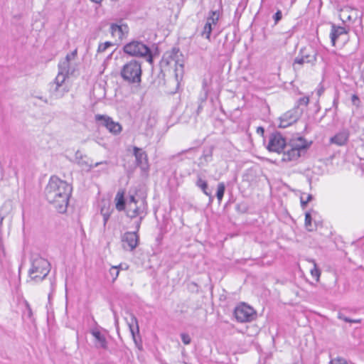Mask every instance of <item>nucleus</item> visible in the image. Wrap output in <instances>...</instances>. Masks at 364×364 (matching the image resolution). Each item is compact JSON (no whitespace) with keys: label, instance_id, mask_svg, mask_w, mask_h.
<instances>
[{"label":"nucleus","instance_id":"f257e3e1","mask_svg":"<svg viewBox=\"0 0 364 364\" xmlns=\"http://www.w3.org/2000/svg\"><path fill=\"white\" fill-rule=\"evenodd\" d=\"M73 191L71 184L56 176H52L45 188L47 201L60 213L66 212Z\"/></svg>","mask_w":364,"mask_h":364},{"label":"nucleus","instance_id":"f03ea898","mask_svg":"<svg viewBox=\"0 0 364 364\" xmlns=\"http://www.w3.org/2000/svg\"><path fill=\"white\" fill-rule=\"evenodd\" d=\"M148 214V205L144 198L130 195L127 199L126 215L131 219L136 218L134 226L139 231L142 220Z\"/></svg>","mask_w":364,"mask_h":364},{"label":"nucleus","instance_id":"7ed1b4c3","mask_svg":"<svg viewBox=\"0 0 364 364\" xmlns=\"http://www.w3.org/2000/svg\"><path fill=\"white\" fill-rule=\"evenodd\" d=\"M141 63L132 59L126 63L120 70L123 80L128 84L139 85L141 82Z\"/></svg>","mask_w":364,"mask_h":364},{"label":"nucleus","instance_id":"20e7f679","mask_svg":"<svg viewBox=\"0 0 364 364\" xmlns=\"http://www.w3.org/2000/svg\"><path fill=\"white\" fill-rule=\"evenodd\" d=\"M311 144V142L309 143L303 137H298L296 139L291 140L287 146V147L289 146V149L284 151L282 160L290 161L298 159L306 154Z\"/></svg>","mask_w":364,"mask_h":364},{"label":"nucleus","instance_id":"39448f33","mask_svg":"<svg viewBox=\"0 0 364 364\" xmlns=\"http://www.w3.org/2000/svg\"><path fill=\"white\" fill-rule=\"evenodd\" d=\"M50 272V263L41 257H36L32 259L31 267L28 271L32 280L41 281Z\"/></svg>","mask_w":364,"mask_h":364},{"label":"nucleus","instance_id":"423d86ee","mask_svg":"<svg viewBox=\"0 0 364 364\" xmlns=\"http://www.w3.org/2000/svg\"><path fill=\"white\" fill-rule=\"evenodd\" d=\"M123 51L130 56L147 57V60L152 63L153 56L149 46L139 41H132L123 47Z\"/></svg>","mask_w":364,"mask_h":364},{"label":"nucleus","instance_id":"0eeeda50","mask_svg":"<svg viewBox=\"0 0 364 364\" xmlns=\"http://www.w3.org/2000/svg\"><path fill=\"white\" fill-rule=\"evenodd\" d=\"M183 55L180 52L179 48H173L171 50L166 51L161 60V63L165 65H170L175 67V73L176 80L178 81V72H181V74L183 73Z\"/></svg>","mask_w":364,"mask_h":364},{"label":"nucleus","instance_id":"6e6552de","mask_svg":"<svg viewBox=\"0 0 364 364\" xmlns=\"http://www.w3.org/2000/svg\"><path fill=\"white\" fill-rule=\"evenodd\" d=\"M95 122L98 127H105L110 133L118 134L122 131V126L119 123L114 122L112 117L106 114H95Z\"/></svg>","mask_w":364,"mask_h":364},{"label":"nucleus","instance_id":"1a4fd4ad","mask_svg":"<svg viewBox=\"0 0 364 364\" xmlns=\"http://www.w3.org/2000/svg\"><path fill=\"white\" fill-rule=\"evenodd\" d=\"M234 315L238 322H250L255 319L256 313L248 305L242 304L235 309Z\"/></svg>","mask_w":364,"mask_h":364},{"label":"nucleus","instance_id":"9d476101","mask_svg":"<svg viewBox=\"0 0 364 364\" xmlns=\"http://www.w3.org/2000/svg\"><path fill=\"white\" fill-rule=\"evenodd\" d=\"M302 110L299 111L297 107H294L285 112L279 117V128H286L296 122L301 117Z\"/></svg>","mask_w":364,"mask_h":364},{"label":"nucleus","instance_id":"9b49d317","mask_svg":"<svg viewBox=\"0 0 364 364\" xmlns=\"http://www.w3.org/2000/svg\"><path fill=\"white\" fill-rule=\"evenodd\" d=\"M287 147L286 140L280 133L273 134L269 136L267 146L269 151L280 153Z\"/></svg>","mask_w":364,"mask_h":364},{"label":"nucleus","instance_id":"f8f14e48","mask_svg":"<svg viewBox=\"0 0 364 364\" xmlns=\"http://www.w3.org/2000/svg\"><path fill=\"white\" fill-rule=\"evenodd\" d=\"M138 232L135 228L133 232H126L122 236V242L123 247L127 249L129 251H133L138 246L139 242V236Z\"/></svg>","mask_w":364,"mask_h":364},{"label":"nucleus","instance_id":"ddd939ff","mask_svg":"<svg viewBox=\"0 0 364 364\" xmlns=\"http://www.w3.org/2000/svg\"><path fill=\"white\" fill-rule=\"evenodd\" d=\"M348 30L345 27L332 24L330 33V38L333 46H336V41L341 37L345 36L344 41L347 38Z\"/></svg>","mask_w":364,"mask_h":364},{"label":"nucleus","instance_id":"4468645a","mask_svg":"<svg viewBox=\"0 0 364 364\" xmlns=\"http://www.w3.org/2000/svg\"><path fill=\"white\" fill-rule=\"evenodd\" d=\"M133 154L135 156L136 165L143 170L146 169L148 167V159L146 152L142 149L134 146Z\"/></svg>","mask_w":364,"mask_h":364},{"label":"nucleus","instance_id":"2eb2a0df","mask_svg":"<svg viewBox=\"0 0 364 364\" xmlns=\"http://www.w3.org/2000/svg\"><path fill=\"white\" fill-rule=\"evenodd\" d=\"M95 338V346L96 348L107 350L108 348V342L105 334L102 333L97 328L92 329L90 331Z\"/></svg>","mask_w":364,"mask_h":364},{"label":"nucleus","instance_id":"dca6fc26","mask_svg":"<svg viewBox=\"0 0 364 364\" xmlns=\"http://www.w3.org/2000/svg\"><path fill=\"white\" fill-rule=\"evenodd\" d=\"M129 32V28L126 24L118 25L112 23L110 25V33L113 37H117L122 40Z\"/></svg>","mask_w":364,"mask_h":364},{"label":"nucleus","instance_id":"f3484780","mask_svg":"<svg viewBox=\"0 0 364 364\" xmlns=\"http://www.w3.org/2000/svg\"><path fill=\"white\" fill-rule=\"evenodd\" d=\"M348 138L349 132L347 129H343L330 139V143L338 146H343L348 141Z\"/></svg>","mask_w":364,"mask_h":364},{"label":"nucleus","instance_id":"a211bd4d","mask_svg":"<svg viewBox=\"0 0 364 364\" xmlns=\"http://www.w3.org/2000/svg\"><path fill=\"white\" fill-rule=\"evenodd\" d=\"M196 186L200 188L205 195L209 197L210 202L213 200L214 196L212 194V191L209 188L207 181L203 180L201 175L199 173L197 175Z\"/></svg>","mask_w":364,"mask_h":364},{"label":"nucleus","instance_id":"6ab92c4d","mask_svg":"<svg viewBox=\"0 0 364 364\" xmlns=\"http://www.w3.org/2000/svg\"><path fill=\"white\" fill-rule=\"evenodd\" d=\"M68 92V86H50L49 88L50 97L55 99L62 98Z\"/></svg>","mask_w":364,"mask_h":364},{"label":"nucleus","instance_id":"aec40b11","mask_svg":"<svg viewBox=\"0 0 364 364\" xmlns=\"http://www.w3.org/2000/svg\"><path fill=\"white\" fill-rule=\"evenodd\" d=\"M115 205L118 211L126 210L127 208V200L124 198V191L119 190L115 196Z\"/></svg>","mask_w":364,"mask_h":364},{"label":"nucleus","instance_id":"412c9836","mask_svg":"<svg viewBox=\"0 0 364 364\" xmlns=\"http://www.w3.org/2000/svg\"><path fill=\"white\" fill-rule=\"evenodd\" d=\"M299 55L306 60V63H314L316 60V52L312 48L301 49Z\"/></svg>","mask_w":364,"mask_h":364},{"label":"nucleus","instance_id":"4be33fe9","mask_svg":"<svg viewBox=\"0 0 364 364\" xmlns=\"http://www.w3.org/2000/svg\"><path fill=\"white\" fill-rule=\"evenodd\" d=\"M213 147H208L203 150L202 156L199 159V166H205L212 161Z\"/></svg>","mask_w":364,"mask_h":364},{"label":"nucleus","instance_id":"5701e85b","mask_svg":"<svg viewBox=\"0 0 364 364\" xmlns=\"http://www.w3.org/2000/svg\"><path fill=\"white\" fill-rule=\"evenodd\" d=\"M70 72V55H66L64 60L58 64V73L68 76Z\"/></svg>","mask_w":364,"mask_h":364},{"label":"nucleus","instance_id":"b1692460","mask_svg":"<svg viewBox=\"0 0 364 364\" xmlns=\"http://www.w3.org/2000/svg\"><path fill=\"white\" fill-rule=\"evenodd\" d=\"M221 15H222V13L220 12V11L219 9L215 10V11H210L208 13V16L207 17L206 22H210V23L212 26L215 27L219 22Z\"/></svg>","mask_w":364,"mask_h":364},{"label":"nucleus","instance_id":"393cba45","mask_svg":"<svg viewBox=\"0 0 364 364\" xmlns=\"http://www.w3.org/2000/svg\"><path fill=\"white\" fill-rule=\"evenodd\" d=\"M130 333L132 335L139 334L138 320L134 314H130V320L127 321Z\"/></svg>","mask_w":364,"mask_h":364},{"label":"nucleus","instance_id":"a878e982","mask_svg":"<svg viewBox=\"0 0 364 364\" xmlns=\"http://www.w3.org/2000/svg\"><path fill=\"white\" fill-rule=\"evenodd\" d=\"M234 46L232 41H228V34L225 35V40L222 44V48L220 49V53L222 55H226L233 50Z\"/></svg>","mask_w":364,"mask_h":364},{"label":"nucleus","instance_id":"bb28decb","mask_svg":"<svg viewBox=\"0 0 364 364\" xmlns=\"http://www.w3.org/2000/svg\"><path fill=\"white\" fill-rule=\"evenodd\" d=\"M214 28L215 27L212 26L210 22H205L203 31H201V36L210 41V36Z\"/></svg>","mask_w":364,"mask_h":364},{"label":"nucleus","instance_id":"cd10ccee","mask_svg":"<svg viewBox=\"0 0 364 364\" xmlns=\"http://www.w3.org/2000/svg\"><path fill=\"white\" fill-rule=\"evenodd\" d=\"M67 77L68 76L66 75L58 73L54 81L50 82L49 86H68L65 82Z\"/></svg>","mask_w":364,"mask_h":364},{"label":"nucleus","instance_id":"c85d7f7f","mask_svg":"<svg viewBox=\"0 0 364 364\" xmlns=\"http://www.w3.org/2000/svg\"><path fill=\"white\" fill-rule=\"evenodd\" d=\"M309 261L313 264V267L310 269L311 274L314 278L316 279V282H318L321 276V270L318 267V265L314 259H309Z\"/></svg>","mask_w":364,"mask_h":364},{"label":"nucleus","instance_id":"c756f323","mask_svg":"<svg viewBox=\"0 0 364 364\" xmlns=\"http://www.w3.org/2000/svg\"><path fill=\"white\" fill-rule=\"evenodd\" d=\"M112 210H110L109 206L103 205L100 210V214L103 217V225L105 227L107 221L109 220Z\"/></svg>","mask_w":364,"mask_h":364},{"label":"nucleus","instance_id":"7c9ffc66","mask_svg":"<svg viewBox=\"0 0 364 364\" xmlns=\"http://www.w3.org/2000/svg\"><path fill=\"white\" fill-rule=\"evenodd\" d=\"M225 191V185L223 182L219 183L217 187L216 197L218 202L220 203L223 200Z\"/></svg>","mask_w":364,"mask_h":364},{"label":"nucleus","instance_id":"2f4dec72","mask_svg":"<svg viewBox=\"0 0 364 364\" xmlns=\"http://www.w3.org/2000/svg\"><path fill=\"white\" fill-rule=\"evenodd\" d=\"M312 218L311 213L306 212L305 214V227L308 231H313L314 228L312 225Z\"/></svg>","mask_w":364,"mask_h":364},{"label":"nucleus","instance_id":"473e14b6","mask_svg":"<svg viewBox=\"0 0 364 364\" xmlns=\"http://www.w3.org/2000/svg\"><path fill=\"white\" fill-rule=\"evenodd\" d=\"M338 318L341 320L344 321L345 322L351 323H360L362 321V319H360V318L359 319H351V318L346 316L342 313H338Z\"/></svg>","mask_w":364,"mask_h":364},{"label":"nucleus","instance_id":"72a5a7b5","mask_svg":"<svg viewBox=\"0 0 364 364\" xmlns=\"http://www.w3.org/2000/svg\"><path fill=\"white\" fill-rule=\"evenodd\" d=\"M119 267H112L109 269V274L112 278V282H114L119 276Z\"/></svg>","mask_w":364,"mask_h":364},{"label":"nucleus","instance_id":"f704fd0d","mask_svg":"<svg viewBox=\"0 0 364 364\" xmlns=\"http://www.w3.org/2000/svg\"><path fill=\"white\" fill-rule=\"evenodd\" d=\"M313 199V196L311 194H309L306 197V199H304V198L303 196H301L300 198V201H301V206L303 209H304L307 204L311 201Z\"/></svg>","mask_w":364,"mask_h":364},{"label":"nucleus","instance_id":"c9c22d12","mask_svg":"<svg viewBox=\"0 0 364 364\" xmlns=\"http://www.w3.org/2000/svg\"><path fill=\"white\" fill-rule=\"evenodd\" d=\"M112 46V43L109 41H107L104 43H100L98 46L97 52L98 53L105 52L107 49V48H109Z\"/></svg>","mask_w":364,"mask_h":364},{"label":"nucleus","instance_id":"e433bc0d","mask_svg":"<svg viewBox=\"0 0 364 364\" xmlns=\"http://www.w3.org/2000/svg\"><path fill=\"white\" fill-rule=\"evenodd\" d=\"M309 102V99L308 97H303L298 100L297 105L295 107H297L299 109V107L300 105L306 106Z\"/></svg>","mask_w":364,"mask_h":364},{"label":"nucleus","instance_id":"4c0bfd02","mask_svg":"<svg viewBox=\"0 0 364 364\" xmlns=\"http://www.w3.org/2000/svg\"><path fill=\"white\" fill-rule=\"evenodd\" d=\"M181 338L182 342L185 345H188L191 342V338L190 336L188 333H181Z\"/></svg>","mask_w":364,"mask_h":364},{"label":"nucleus","instance_id":"58836bf2","mask_svg":"<svg viewBox=\"0 0 364 364\" xmlns=\"http://www.w3.org/2000/svg\"><path fill=\"white\" fill-rule=\"evenodd\" d=\"M132 338H133V340H134L135 344L139 348V349H141V338L139 334V335H137V334L132 335Z\"/></svg>","mask_w":364,"mask_h":364},{"label":"nucleus","instance_id":"ea45409f","mask_svg":"<svg viewBox=\"0 0 364 364\" xmlns=\"http://www.w3.org/2000/svg\"><path fill=\"white\" fill-rule=\"evenodd\" d=\"M304 63H306V60L299 55L297 57H296L294 60V66H295L296 65H302ZM294 69H296V67H294Z\"/></svg>","mask_w":364,"mask_h":364},{"label":"nucleus","instance_id":"a19ab883","mask_svg":"<svg viewBox=\"0 0 364 364\" xmlns=\"http://www.w3.org/2000/svg\"><path fill=\"white\" fill-rule=\"evenodd\" d=\"M25 304H26V309L25 314L27 315L28 318L32 319V318H33V311H32L31 307L30 304L27 301L25 302Z\"/></svg>","mask_w":364,"mask_h":364},{"label":"nucleus","instance_id":"79ce46f5","mask_svg":"<svg viewBox=\"0 0 364 364\" xmlns=\"http://www.w3.org/2000/svg\"><path fill=\"white\" fill-rule=\"evenodd\" d=\"M351 102H352L353 105L357 107H360V100L358 97V96L355 94H354L351 96Z\"/></svg>","mask_w":364,"mask_h":364},{"label":"nucleus","instance_id":"37998d69","mask_svg":"<svg viewBox=\"0 0 364 364\" xmlns=\"http://www.w3.org/2000/svg\"><path fill=\"white\" fill-rule=\"evenodd\" d=\"M282 13L280 10H278L275 14L273 16V19L274 21V24H277L278 22L282 19Z\"/></svg>","mask_w":364,"mask_h":364},{"label":"nucleus","instance_id":"c03bdc74","mask_svg":"<svg viewBox=\"0 0 364 364\" xmlns=\"http://www.w3.org/2000/svg\"><path fill=\"white\" fill-rule=\"evenodd\" d=\"M236 210L238 212L245 213L247 211V207L245 204L239 203L236 205Z\"/></svg>","mask_w":364,"mask_h":364},{"label":"nucleus","instance_id":"a18cd8bd","mask_svg":"<svg viewBox=\"0 0 364 364\" xmlns=\"http://www.w3.org/2000/svg\"><path fill=\"white\" fill-rule=\"evenodd\" d=\"M158 77H159L160 80H162V82H161V81L159 82V85H160V84H162L163 85H165V79H164V77H165V74H164V73L163 71H161V72H160V73H159V75H158Z\"/></svg>","mask_w":364,"mask_h":364},{"label":"nucleus","instance_id":"49530a36","mask_svg":"<svg viewBox=\"0 0 364 364\" xmlns=\"http://www.w3.org/2000/svg\"><path fill=\"white\" fill-rule=\"evenodd\" d=\"M203 87H205V83H203ZM203 89H204V95H203V97H200V100L202 102L205 101L207 99V97H208V90H205V87H203Z\"/></svg>","mask_w":364,"mask_h":364},{"label":"nucleus","instance_id":"de8ad7c7","mask_svg":"<svg viewBox=\"0 0 364 364\" xmlns=\"http://www.w3.org/2000/svg\"><path fill=\"white\" fill-rule=\"evenodd\" d=\"M76 55H77V50H75L72 53H70V54H68L67 55H70V60L71 59L75 58Z\"/></svg>","mask_w":364,"mask_h":364},{"label":"nucleus","instance_id":"09e8293b","mask_svg":"<svg viewBox=\"0 0 364 364\" xmlns=\"http://www.w3.org/2000/svg\"><path fill=\"white\" fill-rule=\"evenodd\" d=\"M107 164V162L106 161H101V162H97V163H96V164L93 166V167H97V166H99V165H100V164ZM91 167H92V166H91Z\"/></svg>","mask_w":364,"mask_h":364},{"label":"nucleus","instance_id":"8fccbe9b","mask_svg":"<svg viewBox=\"0 0 364 364\" xmlns=\"http://www.w3.org/2000/svg\"><path fill=\"white\" fill-rule=\"evenodd\" d=\"M36 97L38 98L39 100H42L43 102H44L46 104L48 103V101L46 98H43V97Z\"/></svg>","mask_w":364,"mask_h":364},{"label":"nucleus","instance_id":"3c124183","mask_svg":"<svg viewBox=\"0 0 364 364\" xmlns=\"http://www.w3.org/2000/svg\"><path fill=\"white\" fill-rule=\"evenodd\" d=\"M203 109V107L201 105H198V109H197V112L198 114L200 112V110Z\"/></svg>","mask_w":364,"mask_h":364},{"label":"nucleus","instance_id":"603ef678","mask_svg":"<svg viewBox=\"0 0 364 364\" xmlns=\"http://www.w3.org/2000/svg\"><path fill=\"white\" fill-rule=\"evenodd\" d=\"M343 15L344 18H346L347 20H350L351 19V16H350L348 15V16H346L345 14H343Z\"/></svg>","mask_w":364,"mask_h":364},{"label":"nucleus","instance_id":"864d4df0","mask_svg":"<svg viewBox=\"0 0 364 364\" xmlns=\"http://www.w3.org/2000/svg\"><path fill=\"white\" fill-rule=\"evenodd\" d=\"M191 149H192V148H191V149H189L184 150V151H182V153H186V152H187V151H188L189 150H191Z\"/></svg>","mask_w":364,"mask_h":364},{"label":"nucleus","instance_id":"5fc2aeb1","mask_svg":"<svg viewBox=\"0 0 364 364\" xmlns=\"http://www.w3.org/2000/svg\"><path fill=\"white\" fill-rule=\"evenodd\" d=\"M322 92H323V91H322L321 90H318V95H321V93H322Z\"/></svg>","mask_w":364,"mask_h":364},{"label":"nucleus","instance_id":"6e6d98bb","mask_svg":"<svg viewBox=\"0 0 364 364\" xmlns=\"http://www.w3.org/2000/svg\"><path fill=\"white\" fill-rule=\"evenodd\" d=\"M118 267H119V270L120 269H122V264H119Z\"/></svg>","mask_w":364,"mask_h":364},{"label":"nucleus","instance_id":"4d7b16f0","mask_svg":"<svg viewBox=\"0 0 364 364\" xmlns=\"http://www.w3.org/2000/svg\"><path fill=\"white\" fill-rule=\"evenodd\" d=\"M258 130H259V131H261V130H262V131H263V129H262V127H259V128H258Z\"/></svg>","mask_w":364,"mask_h":364},{"label":"nucleus","instance_id":"13d9d810","mask_svg":"<svg viewBox=\"0 0 364 364\" xmlns=\"http://www.w3.org/2000/svg\"><path fill=\"white\" fill-rule=\"evenodd\" d=\"M258 130H259V131H261V130H262V131H263V129H262V127H259V128H258Z\"/></svg>","mask_w":364,"mask_h":364}]
</instances>
